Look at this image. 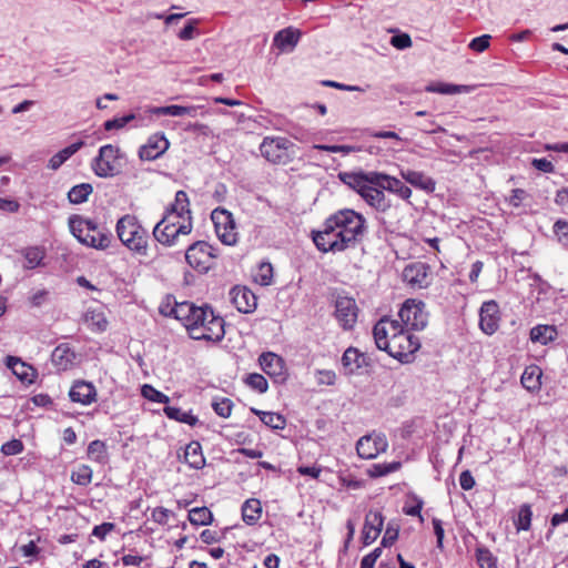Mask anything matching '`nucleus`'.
Masks as SVG:
<instances>
[{"label":"nucleus","instance_id":"43","mask_svg":"<svg viewBox=\"0 0 568 568\" xmlns=\"http://www.w3.org/2000/svg\"><path fill=\"white\" fill-rule=\"evenodd\" d=\"M189 520L195 526H206L213 520V515L207 507H195L189 511Z\"/></svg>","mask_w":568,"mask_h":568},{"label":"nucleus","instance_id":"57","mask_svg":"<svg viewBox=\"0 0 568 568\" xmlns=\"http://www.w3.org/2000/svg\"><path fill=\"white\" fill-rule=\"evenodd\" d=\"M23 448V443L20 439H11L2 445L1 452L7 456H13L20 454Z\"/></svg>","mask_w":568,"mask_h":568},{"label":"nucleus","instance_id":"19","mask_svg":"<svg viewBox=\"0 0 568 568\" xmlns=\"http://www.w3.org/2000/svg\"><path fill=\"white\" fill-rule=\"evenodd\" d=\"M428 265L423 262H414L403 270V281L412 287H426L428 285Z\"/></svg>","mask_w":568,"mask_h":568},{"label":"nucleus","instance_id":"27","mask_svg":"<svg viewBox=\"0 0 568 568\" xmlns=\"http://www.w3.org/2000/svg\"><path fill=\"white\" fill-rule=\"evenodd\" d=\"M301 38V31L292 27L275 33L273 43L281 51L293 50Z\"/></svg>","mask_w":568,"mask_h":568},{"label":"nucleus","instance_id":"22","mask_svg":"<svg viewBox=\"0 0 568 568\" xmlns=\"http://www.w3.org/2000/svg\"><path fill=\"white\" fill-rule=\"evenodd\" d=\"M498 304L495 301L484 302L480 307L479 325L484 333L491 335L498 328Z\"/></svg>","mask_w":568,"mask_h":568},{"label":"nucleus","instance_id":"56","mask_svg":"<svg viewBox=\"0 0 568 568\" xmlns=\"http://www.w3.org/2000/svg\"><path fill=\"white\" fill-rule=\"evenodd\" d=\"M554 232L558 237V241L566 247H568V222L558 220L554 224Z\"/></svg>","mask_w":568,"mask_h":568},{"label":"nucleus","instance_id":"30","mask_svg":"<svg viewBox=\"0 0 568 568\" xmlns=\"http://www.w3.org/2000/svg\"><path fill=\"white\" fill-rule=\"evenodd\" d=\"M384 179H379L382 182V189L393 192L400 196L403 200H408L412 195V190L404 184L397 178L382 173Z\"/></svg>","mask_w":568,"mask_h":568},{"label":"nucleus","instance_id":"55","mask_svg":"<svg viewBox=\"0 0 568 568\" xmlns=\"http://www.w3.org/2000/svg\"><path fill=\"white\" fill-rule=\"evenodd\" d=\"M313 148L316 150H321V151H326V152H331V153H343V154H349L357 150V148L352 146V145L315 144Z\"/></svg>","mask_w":568,"mask_h":568},{"label":"nucleus","instance_id":"39","mask_svg":"<svg viewBox=\"0 0 568 568\" xmlns=\"http://www.w3.org/2000/svg\"><path fill=\"white\" fill-rule=\"evenodd\" d=\"M92 192L93 186L90 183H80L68 192V200L72 204H81L88 201Z\"/></svg>","mask_w":568,"mask_h":568},{"label":"nucleus","instance_id":"29","mask_svg":"<svg viewBox=\"0 0 568 568\" xmlns=\"http://www.w3.org/2000/svg\"><path fill=\"white\" fill-rule=\"evenodd\" d=\"M185 463L194 469H202L205 465V458L202 453V446L199 442L192 440L184 450Z\"/></svg>","mask_w":568,"mask_h":568},{"label":"nucleus","instance_id":"10","mask_svg":"<svg viewBox=\"0 0 568 568\" xmlns=\"http://www.w3.org/2000/svg\"><path fill=\"white\" fill-rule=\"evenodd\" d=\"M216 257V250L205 241L193 243L185 252L187 264L200 273L209 272L212 268V261Z\"/></svg>","mask_w":568,"mask_h":568},{"label":"nucleus","instance_id":"49","mask_svg":"<svg viewBox=\"0 0 568 568\" xmlns=\"http://www.w3.org/2000/svg\"><path fill=\"white\" fill-rule=\"evenodd\" d=\"M141 393L144 398H146L151 402H154V403L168 404L170 402V398L168 395L155 389L153 386H151L149 384H145L142 386Z\"/></svg>","mask_w":568,"mask_h":568},{"label":"nucleus","instance_id":"64","mask_svg":"<svg viewBox=\"0 0 568 568\" xmlns=\"http://www.w3.org/2000/svg\"><path fill=\"white\" fill-rule=\"evenodd\" d=\"M531 165L544 173H552L555 171L554 164L546 158L534 159Z\"/></svg>","mask_w":568,"mask_h":568},{"label":"nucleus","instance_id":"18","mask_svg":"<svg viewBox=\"0 0 568 568\" xmlns=\"http://www.w3.org/2000/svg\"><path fill=\"white\" fill-rule=\"evenodd\" d=\"M384 516L379 510H369L365 516L362 541L365 546L373 544L383 530Z\"/></svg>","mask_w":568,"mask_h":568},{"label":"nucleus","instance_id":"20","mask_svg":"<svg viewBox=\"0 0 568 568\" xmlns=\"http://www.w3.org/2000/svg\"><path fill=\"white\" fill-rule=\"evenodd\" d=\"M387 442L382 436L373 438L371 435L363 436L356 444V450L361 458L372 459L379 453L385 452Z\"/></svg>","mask_w":568,"mask_h":568},{"label":"nucleus","instance_id":"62","mask_svg":"<svg viewBox=\"0 0 568 568\" xmlns=\"http://www.w3.org/2000/svg\"><path fill=\"white\" fill-rule=\"evenodd\" d=\"M115 528V525L113 523H103L101 525H98L92 530V536L99 538L100 540H103L105 536L112 531Z\"/></svg>","mask_w":568,"mask_h":568},{"label":"nucleus","instance_id":"2","mask_svg":"<svg viewBox=\"0 0 568 568\" xmlns=\"http://www.w3.org/2000/svg\"><path fill=\"white\" fill-rule=\"evenodd\" d=\"M225 322L216 315L213 308L204 304L199 307L195 316L187 328L189 336L195 341H207L219 343L224 338Z\"/></svg>","mask_w":568,"mask_h":568},{"label":"nucleus","instance_id":"38","mask_svg":"<svg viewBox=\"0 0 568 568\" xmlns=\"http://www.w3.org/2000/svg\"><path fill=\"white\" fill-rule=\"evenodd\" d=\"M541 369L538 366L527 367L521 375L523 386L530 390H538L540 388Z\"/></svg>","mask_w":568,"mask_h":568},{"label":"nucleus","instance_id":"44","mask_svg":"<svg viewBox=\"0 0 568 568\" xmlns=\"http://www.w3.org/2000/svg\"><path fill=\"white\" fill-rule=\"evenodd\" d=\"M532 510L529 504H523L519 507L515 526L517 530H529L531 526Z\"/></svg>","mask_w":568,"mask_h":568},{"label":"nucleus","instance_id":"15","mask_svg":"<svg viewBox=\"0 0 568 568\" xmlns=\"http://www.w3.org/2000/svg\"><path fill=\"white\" fill-rule=\"evenodd\" d=\"M170 148V142L164 133L152 134L145 144L139 149V158L142 161H153L162 156Z\"/></svg>","mask_w":568,"mask_h":568},{"label":"nucleus","instance_id":"32","mask_svg":"<svg viewBox=\"0 0 568 568\" xmlns=\"http://www.w3.org/2000/svg\"><path fill=\"white\" fill-rule=\"evenodd\" d=\"M262 506L256 498H250L242 505L243 521L250 526L255 525L261 518Z\"/></svg>","mask_w":568,"mask_h":568},{"label":"nucleus","instance_id":"25","mask_svg":"<svg viewBox=\"0 0 568 568\" xmlns=\"http://www.w3.org/2000/svg\"><path fill=\"white\" fill-rule=\"evenodd\" d=\"M199 307L200 306H196L194 303L185 301L181 303H175V305L170 310V312H166L163 307H161L160 311L162 314L173 316L174 318L180 321L187 329Z\"/></svg>","mask_w":568,"mask_h":568},{"label":"nucleus","instance_id":"6","mask_svg":"<svg viewBox=\"0 0 568 568\" xmlns=\"http://www.w3.org/2000/svg\"><path fill=\"white\" fill-rule=\"evenodd\" d=\"M420 342L400 325L394 336H390L389 347L385 351L389 356L403 364L414 361V354L419 349Z\"/></svg>","mask_w":568,"mask_h":568},{"label":"nucleus","instance_id":"41","mask_svg":"<svg viewBox=\"0 0 568 568\" xmlns=\"http://www.w3.org/2000/svg\"><path fill=\"white\" fill-rule=\"evenodd\" d=\"M22 255L27 262L24 267L28 270H33L42 264V261L45 256V251L40 246H30L22 251Z\"/></svg>","mask_w":568,"mask_h":568},{"label":"nucleus","instance_id":"12","mask_svg":"<svg viewBox=\"0 0 568 568\" xmlns=\"http://www.w3.org/2000/svg\"><path fill=\"white\" fill-rule=\"evenodd\" d=\"M192 232V217L187 216V223L176 226V223H169L168 217H162L153 229V237L165 246H172L176 243L179 235H187Z\"/></svg>","mask_w":568,"mask_h":568},{"label":"nucleus","instance_id":"58","mask_svg":"<svg viewBox=\"0 0 568 568\" xmlns=\"http://www.w3.org/2000/svg\"><path fill=\"white\" fill-rule=\"evenodd\" d=\"M199 23L197 19H190L185 27L179 32L178 37L181 40H191L194 38V34L196 32V26Z\"/></svg>","mask_w":568,"mask_h":568},{"label":"nucleus","instance_id":"17","mask_svg":"<svg viewBox=\"0 0 568 568\" xmlns=\"http://www.w3.org/2000/svg\"><path fill=\"white\" fill-rule=\"evenodd\" d=\"M230 298L232 304L241 313L248 314L256 308V296L246 286L236 285L230 291Z\"/></svg>","mask_w":568,"mask_h":568},{"label":"nucleus","instance_id":"26","mask_svg":"<svg viewBox=\"0 0 568 568\" xmlns=\"http://www.w3.org/2000/svg\"><path fill=\"white\" fill-rule=\"evenodd\" d=\"M400 175L407 183H409L416 189L426 191L428 193L435 191L436 182L432 178L425 175L423 172L413 170H402Z\"/></svg>","mask_w":568,"mask_h":568},{"label":"nucleus","instance_id":"33","mask_svg":"<svg viewBox=\"0 0 568 568\" xmlns=\"http://www.w3.org/2000/svg\"><path fill=\"white\" fill-rule=\"evenodd\" d=\"M7 365L12 369L13 374L22 382L32 383L34 371L31 366L23 363L20 358L9 356Z\"/></svg>","mask_w":568,"mask_h":568},{"label":"nucleus","instance_id":"40","mask_svg":"<svg viewBox=\"0 0 568 568\" xmlns=\"http://www.w3.org/2000/svg\"><path fill=\"white\" fill-rule=\"evenodd\" d=\"M189 205L190 201L187 194L181 190L175 193L174 203H172L170 207L166 209V211L175 213V217H183L184 214L191 216V210Z\"/></svg>","mask_w":568,"mask_h":568},{"label":"nucleus","instance_id":"53","mask_svg":"<svg viewBox=\"0 0 568 568\" xmlns=\"http://www.w3.org/2000/svg\"><path fill=\"white\" fill-rule=\"evenodd\" d=\"M212 408L216 415L223 418L230 417L233 408V402L230 398H221L212 403Z\"/></svg>","mask_w":568,"mask_h":568},{"label":"nucleus","instance_id":"14","mask_svg":"<svg viewBox=\"0 0 568 568\" xmlns=\"http://www.w3.org/2000/svg\"><path fill=\"white\" fill-rule=\"evenodd\" d=\"M402 322L410 325L414 329H423L427 325V315L423 311V303L407 300L398 313Z\"/></svg>","mask_w":568,"mask_h":568},{"label":"nucleus","instance_id":"5","mask_svg":"<svg viewBox=\"0 0 568 568\" xmlns=\"http://www.w3.org/2000/svg\"><path fill=\"white\" fill-rule=\"evenodd\" d=\"M119 240L131 251L140 255L148 254V231L142 227L134 215L125 214L115 226Z\"/></svg>","mask_w":568,"mask_h":568},{"label":"nucleus","instance_id":"52","mask_svg":"<svg viewBox=\"0 0 568 568\" xmlns=\"http://www.w3.org/2000/svg\"><path fill=\"white\" fill-rule=\"evenodd\" d=\"M398 535L399 525L396 521H389L381 541L382 547H390L398 539Z\"/></svg>","mask_w":568,"mask_h":568},{"label":"nucleus","instance_id":"24","mask_svg":"<svg viewBox=\"0 0 568 568\" xmlns=\"http://www.w3.org/2000/svg\"><path fill=\"white\" fill-rule=\"evenodd\" d=\"M69 397L74 403L90 405L97 400V389L90 382L75 381L69 392Z\"/></svg>","mask_w":568,"mask_h":568},{"label":"nucleus","instance_id":"28","mask_svg":"<svg viewBox=\"0 0 568 568\" xmlns=\"http://www.w3.org/2000/svg\"><path fill=\"white\" fill-rule=\"evenodd\" d=\"M74 359L75 353L71 349L69 344L65 343L58 345L51 354L53 365L61 371L70 368Z\"/></svg>","mask_w":568,"mask_h":568},{"label":"nucleus","instance_id":"13","mask_svg":"<svg viewBox=\"0 0 568 568\" xmlns=\"http://www.w3.org/2000/svg\"><path fill=\"white\" fill-rule=\"evenodd\" d=\"M358 307L356 301L348 296H337L335 316L344 329H352L357 322Z\"/></svg>","mask_w":568,"mask_h":568},{"label":"nucleus","instance_id":"7","mask_svg":"<svg viewBox=\"0 0 568 568\" xmlns=\"http://www.w3.org/2000/svg\"><path fill=\"white\" fill-rule=\"evenodd\" d=\"M121 150L112 144L102 145L98 155L91 162V169L99 178H112L120 172L118 160Z\"/></svg>","mask_w":568,"mask_h":568},{"label":"nucleus","instance_id":"42","mask_svg":"<svg viewBox=\"0 0 568 568\" xmlns=\"http://www.w3.org/2000/svg\"><path fill=\"white\" fill-rule=\"evenodd\" d=\"M88 457L101 465L106 464L109 456L105 443L100 439L92 440L88 446Z\"/></svg>","mask_w":568,"mask_h":568},{"label":"nucleus","instance_id":"63","mask_svg":"<svg viewBox=\"0 0 568 568\" xmlns=\"http://www.w3.org/2000/svg\"><path fill=\"white\" fill-rule=\"evenodd\" d=\"M170 514L171 511L169 509L164 507H156L152 510L151 517L155 523L165 525L169 520Z\"/></svg>","mask_w":568,"mask_h":568},{"label":"nucleus","instance_id":"60","mask_svg":"<svg viewBox=\"0 0 568 568\" xmlns=\"http://www.w3.org/2000/svg\"><path fill=\"white\" fill-rule=\"evenodd\" d=\"M490 38L491 37L489 34L476 37L470 41L469 48L476 52H483L489 47Z\"/></svg>","mask_w":568,"mask_h":568},{"label":"nucleus","instance_id":"23","mask_svg":"<svg viewBox=\"0 0 568 568\" xmlns=\"http://www.w3.org/2000/svg\"><path fill=\"white\" fill-rule=\"evenodd\" d=\"M258 363L263 372L271 377H277L282 381L285 379V364L281 356L272 352H266L260 355Z\"/></svg>","mask_w":568,"mask_h":568},{"label":"nucleus","instance_id":"8","mask_svg":"<svg viewBox=\"0 0 568 568\" xmlns=\"http://www.w3.org/2000/svg\"><path fill=\"white\" fill-rule=\"evenodd\" d=\"M339 229L335 227L331 221V215L323 223V227L320 231H312V239L318 251L323 253H337L344 252L349 248L348 244L339 246Z\"/></svg>","mask_w":568,"mask_h":568},{"label":"nucleus","instance_id":"37","mask_svg":"<svg viewBox=\"0 0 568 568\" xmlns=\"http://www.w3.org/2000/svg\"><path fill=\"white\" fill-rule=\"evenodd\" d=\"M84 322L93 332H104L108 327V320L103 312L97 310H88L84 313Z\"/></svg>","mask_w":568,"mask_h":568},{"label":"nucleus","instance_id":"1","mask_svg":"<svg viewBox=\"0 0 568 568\" xmlns=\"http://www.w3.org/2000/svg\"><path fill=\"white\" fill-rule=\"evenodd\" d=\"M338 178L344 184L356 191L376 211L385 213L390 209V201L386 199L384 189H382L379 179L384 178L381 172H341Z\"/></svg>","mask_w":568,"mask_h":568},{"label":"nucleus","instance_id":"11","mask_svg":"<svg viewBox=\"0 0 568 568\" xmlns=\"http://www.w3.org/2000/svg\"><path fill=\"white\" fill-rule=\"evenodd\" d=\"M211 220L219 240L225 245H235L237 243V232L235 221L230 211L223 207H216L211 213Z\"/></svg>","mask_w":568,"mask_h":568},{"label":"nucleus","instance_id":"35","mask_svg":"<svg viewBox=\"0 0 568 568\" xmlns=\"http://www.w3.org/2000/svg\"><path fill=\"white\" fill-rule=\"evenodd\" d=\"M251 412L257 415L261 422L272 429H284L286 426L285 417L278 413L263 412L254 407L251 408Z\"/></svg>","mask_w":568,"mask_h":568},{"label":"nucleus","instance_id":"16","mask_svg":"<svg viewBox=\"0 0 568 568\" xmlns=\"http://www.w3.org/2000/svg\"><path fill=\"white\" fill-rule=\"evenodd\" d=\"M400 325L396 320H389L387 316L382 317L373 327L376 347L385 352L389 347L390 337L388 338V333L394 336Z\"/></svg>","mask_w":568,"mask_h":568},{"label":"nucleus","instance_id":"59","mask_svg":"<svg viewBox=\"0 0 568 568\" xmlns=\"http://www.w3.org/2000/svg\"><path fill=\"white\" fill-rule=\"evenodd\" d=\"M390 44L398 50L412 47V39L407 33H398L390 38Z\"/></svg>","mask_w":568,"mask_h":568},{"label":"nucleus","instance_id":"31","mask_svg":"<svg viewBox=\"0 0 568 568\" xmlns=\"http://www.w3.org/2000/svg\"><path fill=\"white\" fill-rule=\"evenodd\" d=\"M83 145V141H78L62 149L49 160L48 168L51 170H58L68 159L75 154Z\"/></svg>","mask_w":568,"mask_h":568},{"label":"nucleus","instance_id":"54","mask_svg":"<svg viewBox=\"0 0 568 568\" xmlns=\"http://www.w3.org/2000/svg\"><path fill=\"white\" fill-rule=\"evenodd\" d=\"M182 108L183 105H165V106H154L149 110L151 114L155 115H170V116H182Z\"/></svg>","mask_w":568,"mask_h":568},{"label":"nucleus","instance_id":"46","mask_svg":"<svg viewBox=\"0 0 568 568\" xmlns=\"http://www.w3.org/2000/svg\"><path fill=\"white\" fill-rule=\"evenodd\" d=\"M425 91L440 94H456L465 92L466 87L438 82L428 84Z\"/></svg>","mask_w":568,"mask_h":568},{"label":"nucleus","instance_id":"47","mask_svg":"<svg viewBox=\"0 0 568 568\" xmlns=\"http://www.w3.org/2000/svg\"><path fill=\"white\" fill-rule=\"evenodd\" d=\"M476 558L480 568H497L496 557L485 547L476 549Z\"/></svg>","mask_w":568,"mask_h":568},{"label":"nucleus","instance_id":"21","mask_svg":"<svg viewBox=\"0 0 568 568\" xmlns=\"http://www.w3.org/2000/svg\"><path fill=\"white\" fill-rule=\"evenodd\" d=\"M342 365L346 375L359 374L362 368L369 366V358L351 346L342 356Z\"/></svg>","mask_w":568,"mask_h":568},{"label":"nucleus","instance_id":"36","mask_svg":"<svg viewBox=\"0 0 568 568\" xmlns=\"http://www.w3.org/2000/svg\"><path fill=\"white\" fill-rule=\"evenodd\" d=\"M163 412L168 418L187 424L192 427L199 424V418L195 415H193L191 412H183L179 407L166 405L163 408Z\"/></svg>","mask_w":568,"mask_h":568},{"label":"nucleus","instance_id":"51","mask_svg":"<svg viewBox=\"0 0 568 568\" xmlns=\"http://www.w3.org/2000/svg\"><path fill=\"white\" fill-rule=\"evenodd\" d=\"M245 383L254 390L263 394L268 388L266 378L258 373H251L245 378Z\"/></svg>","mask_w":568,"mask_h":568},{"label":"nucleus","instance_id":"48","mask_svg":"<svg viewBox=\"0 0 568 568\" xmlns=\"http://www.w3.org/2000/svg\"><path fill=\"white\" fill-rule=\"evenodd\" d=\"M71 479L77 485L88 486L92 480V469L88 465H81L72 473Z\"/></svg>","mask_w":568,"mask_h":568},{"label":"nucleus","instance_id":"34","mask_svg":"<svg viewBox=\"0 0 568 568\" xmlns=\"http://www.w3.org/2000/svg\"><path fill=\"white\" fill-rule=\"evenodd\" d=\"M558 333L552 325H537L530 329V339L542 345L556 339Z\"/></svg>","mask_w":568,"mask_h":568},{"label":"nucleus","instance_id":"3","mask_svg":"<svg viewBox=\"0 0 568 568\" xmlns=\"http://www.w3.org/2000/svg\"><path fill=\"white\" fill-rule=\"evenodd\" d=\"M335 227L339 229V246L348 244L349 248L359 244L367 233L366 219L352 209H343L331 215Z\"/></svg>","mask_w":568,"mask_h":568},{"label":"nucleus","instance_id":"50","mask_svg":"<svg viewBox=\"0 0 568 568\" xmlns=\"http://www.w3.org/2000/svg\"><path fill=\"white\" fill-rule=\"evenodd\" d=\"M400 468L399 462H393V463H383V464H375L373 465L372 469L369 470L371 477H382L386 476L390 473H394Z\"/></svg>","mask_w":568,"mask_h":568},{"label":"nucleus","instance_id":"45","mask_svg":"<svg viewBox=\"0 0 568 568\" xmlns=\"http://www.w3.org/2000/svg\"><path fill=\"white\" fill-rule=\"evenodd\" d=\"M138 120H142L140 114L132 112V113L125 114L123 116L106 120L103 124V128L105 131L119 130V129L124 128L130 122L138 121Z\"/></svg>","mask_w":568,"mask_h":568},{"label":"nucleus","instance_id":"61","mask_svg":"<svg viewBox=\"0 0 568 568\" xmlns=\"http://www.w3.org/2000/svg\"><path fill=\"white\" fill-rule=\"evenodd\" d=\"M273 276V267L271 263H261L258 267V277L262 285H268Z\"/></svg>","mask_w":568,"mask_h":568},{"label":"nucleus","instance_id":"4","mask_svg":"<svg viewBox=\"0 0 568 568\" xmlns=\"http://www.w3.org/2000/svg\"><path fill=\"white\" fill-rule=\"evenodd\" d=\"M69 227L77 240L90 247L105 250L110 246L112 234L100 230L97 223L81 215H71L69 217Z\"/></svg>","mask_w":568,"mask_h":568},{"label":"nucleus","instance_id":"9","mask_svg":"<svg viewBox=\"0 0 568 568\" xmlns=\"http://www.w3.org/2000/svg\"><path fill=\"white\" fill-rule=\"evenodd\" d=\"M293 143L282 136H265L260 145L261 154L273 164H287L292 161L290 149Z\"/></svg>","mask_w":568,"mask_h":568}]
</instances>
